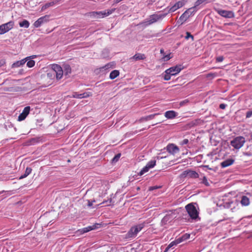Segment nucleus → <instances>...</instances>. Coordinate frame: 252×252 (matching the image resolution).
I'll return each instance as SVG.
<instances>
[{
	"label": "nucleus",
	"instance_id": "6",
	"mask_svg": "<svg viewBox=\"0 0 252 252\" xmlns=\"http://www.w3.org/2000/svg\"><path fill=\"white\" fill-rule=\"evenodd\" d=\"M194 7H191L186 10L179 18V20L181 22V24H183L190 16L194 13Z\"/></svg>",
	"mask_w": 252,
	"mask_h": 252
},
{
	"label": "nucleus",
	"instance_id": "34",
	"mask_svg": "<svg viewBox=\"0 0 252 252\" xmlns=\"http://www.w3.org/2000/svg\"><path fill=\"white\" fill-rule=\"evenodd\" d=\"M115 8H113V9H108L106 11H104V15H105V17L106 16H107L110 14H111L114 11H115Z\"/></svg>",
	"mask_w": 252,
	"mask_h": 252
},
{
	"label": "nucleus",
	"instance_id": "49",
	"mask_svg": "<svg viewBox=\"0 0 252 252\" xmlns=\"http://www.w3.org/2000/svg\"><path fill=\"white\" fill-rule=\"evenodd\" d=\"M160 188V186H153V187H151L149 188V190H153L154 189H159Z\"/></svg>",
	"mask_w": 252,
	"mask_h": 252
},
{
	"label": "nucleus",
	"instance_id": "8",
	"mask_svg": "<svg viewBox=\"0 0 252 252\" xmlns=\"http://www.w3.org/2000/svg\"><path fill=\"white\" fill-rule=\"evenodd\" d=\"M182 69L183 68L181 65H177L166 69L164 72L170 74L171 75L173 76L179 73Z\"/></svg>",
	"mask_w": 252,
	"mask_h": 252
},
{
	"label": "nucleus",
	"instance_id": "32",
	"mask_svg": "<svg viewBox=\"0 0 252 252\" xmlns=\"http://www.w3.org/2000/svg\"><path fill=\"white\" fill-rule=\"evenodd\" d=\"M156 164V161L155 160H152L149 161L146 164L150 169L153 168Z\"/></svg>",
	"mask_w": 252,
	"mask_h": 252
},
{
	"label": "nucleus",
	"instance_id": "26",
	"mask_svg": "<svg viewBox=\"0 0 252 252\" xmlns=\"http://www.w3.org/2000/svg\"><path fill=\"white\" fill-rule=\"evenodd\" d=\"M63 68L64 70V75H67L71 72V68L68 64H64L63 65Z\"/></svg>",
	"mask_w": 252,
	"mask_h": 252
},
{
	"label": "nucleus",
	"instance_id": "21",
	"mask_svg": "<svg viewBox=\"0 0 252 252\" xmlns=\"http://www.w3.org/2000/svg\"><path fill=\"white\" fill-rule=\"evenodd\" d=\"M240 203L243 206H248L250 203V199L247 196L242 195Z\"/></svg>",
	"mask_w": 252,
	"mask_h": 252
},
{
	"label": "nucleus",
	"instance_id": "18",
	"mask_svg": "<svg viewBox=\"0 0 252 252\" xmlns=\"http://www.w3.org/2000/svg\"><path fill=\"white\" fill-rule=\"evenodd\" d=\"M146 58V56L143 54L137 53L133 57L130 58L131 61H139L143 60Z\"/></svg>",
	"mask_w": 252,
	"mask_h": 252
},
{
	"label": "nucleus",
	"instance_id": "17",
	"mask_svg": "<svg viewBox=\"0 0 252 252\" xmlns=\"http://www.w3.org/2000/svg\"><path fill=\"white\" fill-rule=\"evenodd\" d=\"M165 117L168 119H172L177 116V113L173 110L167 111L164 113Z\"/></svg>",
	"mask_w": 252,
	"mask_h": 252
},
{
	"label": "nucleus",
	"instance_id": "45",
	"mask_svg": "<svg viewBox=\"0 0 252 252\" xmlns=\"http://www.w3.org/2000/svg\"><path fill=\"white\" fill-rule=\"evenodd\" d=\"M184 241L182 237L179 238L178 239L175 240L174 241L176 243V245L180 243L181 242H183Z\"/></svg>",
	"mask_w": 252,
	"mask_h": 252
},
{
	"label": "nucleus",
	"instance_id": "62",
	"mask_svg": "<svg viewBox=\"0 0 252 252\" xmlns=\"http://www.w3.org/2000/svg\"><path fill=\"white\" fill-rule=\"evenodd\" d=\"M157 124V123L155 124H153V125H152V126H155V125H156Z\"/></svg>",
	"mask_w": 252,
	"mask_h": 252
},
{
	"label": "nucleus",
	"instance_id": "25",
	"mask_svg": "<svg viewBox=\"0 0 252 252\" xmlns=\"http://www.w3.org/2000/svg\"><path fill=\"white\" fill-rule=\"evenodd\" d=\"M57 2V1H52L50 2L46 3L44 5H42L41 7V10L42 11H44L46 9L48 8L49 7L53 6L55 5Z\"/></svg>",
	"mask_w": 252,
	"mask_h": 252
},
{
	"label": "nucleus",
	"instance_id": "58",
	"mask_svg": "<svg viewBox=\"0 0 252 252\" xmlns=\"http://www.w3.org/2000/svg\"><path fill=\"white\" fill-rule=\"evenodd\" d=\"M203 167H205V168H208V169H209L210 170L212 169V168H210L208 165H204Z\"/></svg>",
	"mask_w": 252,
	"mask_h": 252
},
{
	"label": "nucleus",
	"instance_id": "24",
	"mask_svg": "<svg viewBox=\"0 0 252 252\" xmlns=\"http://www.w3.org/2000/svg\"><path fill=\"white\" fill-rule=\"evenodd\" d=\"M26 62V60L25 59L21 60V61H17L16 62L13 63L12 65V68H14V67H20V66L24 64Z\"/></svg>",
	"mask_w": 252,
	"mask_h": 252
},
{
	"label": "nucleus",
	"instance_id": "35",
	"mask_svg": "<svg viewBox=\"0 0 252 252\" xmlns=\"http://www.w3.org/2000/svg\"><path fill=\"white\" fill-rule=\"evenodd\" d=\"M207 1L208 0H197L195 3V6L194 7L195 8L204 2H207Z\"/></svg>",
	"mask_w": 252,
	"mask_h": 252
},
{
	"label": "nucleus",
	"instance_id": "60",
	"mask_svg": "<svg viewBox=\"0 0 252 252\" xmlns=\"http://www.w3.org/2000/svg\"><path fill=\"white\" fill-rule=\"evenodd\" d=\"M109 65H110L109 64H107L105 65L104 67L106 68H108L109 67Z\"/></svg>",
	"mask_w": 252,
	"mask_h": 252
},
{
	"label": "nucleus",
	"instance_id": "59",
	"mask_svg": "<svg viewBox=\"0 0 252 252\" xmlns=\"http://www.w3.org/2000/svg\"><path fill=\"white\" fill-rule=\"evenodd\" d=\"M160 52L161 54H163L164 53V50L163 49H160Z\"/></svg>",
	"mask_w": 252,
	"mask_h": 252
},
{
	"label": "nucleus",
	"instance_id": "33",
	"mask_svg": "<svg viewBox=\"0 0 252 252\" xmlns=\"http://www.w3.org/2000/svg\"><path fill=\"white\" fill-rule=\"evenodd\" d=\"M27 61L28 62L27 63V65L28 67L31 68V67H33L34 65L35 62L33 60L30 59V60H28Z\"/></svg>",
	"mask_w": 252,
	"mask_h": 252
},
{
	"label": "nucleus",
	"instance_id": "22",
	"mask_svg": "<svg viewBox=\"0 0 252 252\" xmlns=\"http://www.w3.org/2000/svg\"><path fill=\"white\" fill-rule=\"evenodd\" d=\"M91 14V16H93L95 18H99L101 17H105L104 12V11H99V12H92Z\"/></svg>",
	"mask_w": 252,
	"mask_h": 252
},
{
	"label": "nucleus",
	"instance_id": "16",
	"mask_svg": "<svg viewBox=\"0 0 252 252\" xmlns=\"http://www.w3.org/2000/svg\"><path fill=\"white\" fill-rule=\"evenodd\" d=\"M100 225L98 223H95L92 226H89L87 227H85L82 228V229H80L78 231L80 232L81 233H85L88 232L92 230H94L98 228V226Z\"/></svg>",
	"mask_w": 252,
	"mask_h": 252
},
{
	"label": "nucleus",
	"instance_id": "53",
	"mask_svg": "<svg viewBox=\"0 0 252 252\" xmlns=\"http://www.w3.org/2000/svg\"><path fill=\"white\" fill-rule=\"evenodd\" d=\"M219 107L221 109H224L225 108V107H226V105L225 104H224V103H221Z\"/></svg>",
	"mask_w": 252,
	"mask_h": 252
},
{
	"label": "nucleus",
	"instance_id": "30",
	"mask_svg": "<svg viewBox=\"0 0 252 252\" xmlns=\"http://www.w3.org/2000/svg\"><path fill=\"white\" fill-rule=\"evenodd\" d=\"M150 168L146 165L145 167H144L140 172L138 173V175L140 176H142L144 173L147 172Z\"/></svg>",
	"mask_w": 252,
	"mask_h": 252
},
{
	"label": "nucleus",
	"instance_id": "54",
	"mask_svg": "<svg viewBox=\"0 0 252 252\" xmlns=\"http://www.w3.org/2000/svg\"><path fill=\"white\" fill-rule=\"evenodd\" d=\"M175 245H177L176 243L175 242V241H172L171 243H170V244L168 245L169 246V248H172V247L175 246Z\"/></svg>",
	"mask_w": 252,
	"mask_h": 252
},
{
	"label": "nucleus",
	"instance_id": "15",
	"mask_svg": "<svg viewBox=\"0 0 252 252\" xmlns=\"http://www.w3.org/2000/svg\"><path fill=\"white\" fill-rule=\"evenodd\" d=\"M91 95L92 94L91 93L85 92L82 94H79L77 92H73L72 94V97L76 98H87Z\"/></svg>",
	"mask_w": 252,
	"mask_h": 252
},
{
	"label": "nucleus",
	"instance_id": "29",
	"mask_svg": "<svg viewBox=\"0 0 252 252\" xmlns=\"http://www.w3.org/2000/svg\"><path fill=\"white\" fill-rule=\"evenodd\" d=\"M19 26L20 27L28 28L30 26V23L28 21L24 20L23 21L19 23Z\"/></svg>",
	"mask_w": 252,
	"mask_h": 252
},
{
	"label": "nucleus",
	"instance_id": "39",
	"mask_svg": "<svg viewBox=\"0 0 252 252\" xmlns=\"http://www.w3.org/2000/svg\"><path fill=\"white\" fill-rule=\"evenodd\" d=\"M171 76H172L171 74L167 73H165V74L164 76V79L166 81L169 80L171 78Z\"/></svg>",
	"mask_w": 252,
	"mask_h": 252
},
{
	"label": "nucleus",
	"instance_id": "57",
	"mask_svg": "<svg viewBox=\"0 0 252 252\" xmlns=\"http://www.w3.org/2000/svg\"><path fill=\"white\" fill-rule=\"evenodd\" d=\"M170 248H169V246H168L166 248V249H165V250H164V252H168V251L169 250V249Z\"/></svg>",
	"mask_w": 252,
	"mask_h": 252
},
{
	"label": "nucleus",
	"instance_id": "56",
	"mask_svg": "<svg viewBox=\"0 0 252 252\" xmlns=\"http://www.w3.org/2000/svg\"><path fill=\"white\" fill-rule=\"evenodd\" d=\"M244 155L247 156H251L252 155L251 153H244Z\"/></svg>",
	"mask_w": 252,
	"mask_h": 252
},
{
	"label": "nucleus",
	"instance_id": "14",
	"mask_svg": "<svg viewBox=\"0 0 252 252\" xmlns=\"http://www.w3.org/2000/svg\"><path fill=\"white\" fill-rule=\"evenodd\" d=\"M49 16L48 15H45L37 19L33 24L35 28L39 27L42 24L47 22L49 20Z\"/></svg>",
	"mask_w": 252,
	"mask_h": 252
},
{
	"label": "nucleus",
	"instance_id": "2",
	"mask_svg": "<svg viewBox=\"0 0 252 252\" xmlns=\"http://www.w3.org/2000/svg\"><path fill=\"white\" fill-rule=\"evenodd\" d=\"M245 142V138L243 136H239L231 140L230 145L235 149H239L244 145Z\"/></svg>",
	"mask_w": 252,
	"mask_h": 252
},
{
	"label": "nucleus",
	"instance_id": "31",
	"mask_svg": "<svg viewBox=\"0 0 252 252\" xmlns=\"http://www.w3.org/2000/svg\"><path fill=\"white\" fill-rule=\"evenodd\" d=\"M198 120H194L190 122L188 124V125L189 127H193L198 124Z\"/></svg>",
	"mask_w": 252,
	"mask_h": 252
},
{
	"label": "nucleus",
	"instance_id": "55",
	"mask_svg": "<svg viewBox=\"0 0 252 252\" xmlns=\"http://www.w3.org/2000/svg\"><path fill=\"white\" fill-rule=\"evenodd\" d=\"M95 202V200H93L92 201H91L90 200H88V206L89 207H91L93 205V203Z\"/></svg>",
	"mask_w": 252,
	"mask_h": 252
},
{
	"label": "nucleus",
	"instance_id": "10",
	"mask_svg": "<svg viewBox=\"0 0 252 252\" xmlns=\"http://www.w3.org/2000/svg\"><path fill=\"white\" fill-rule=\"evenodd\" d=\"M185 4L184 0L177 2L174 5L171 7H167L165 9H168V13H171L175 11L178 9L182 7Z\"/></svg>",
	"mask_w": 252,
	"mask_h": 252
},
{
	"label": "nucleus",
	"instance_id": "9",
	"mask_svg": "<svg viewBox=\"0 0 252 252\" xmlns=\"http://www.w3.org/2000/svg\"><path fill=\"white\" fill-rule=\"evenodd\" d=\"M181 176L182 177H189V178L195 179L199 177V174L195 171L187 170L182 173Z\"/></svg>",
	"mask_w": 252,
	"mask_h": 252
},
{
	"label": "nucleus",
	"instance_id": "52",
	"mask_svg": "<svg viewBox=\"0 0 252 252\" xmlns=\"http://www.w3.org/2000/svg\"><path fill=\"white\" fill-rule=\"evenodd\" d=\"M5 64V61L4 60H0V67L2 66Z\"/></svg>",
	"mask_w": 252,
	"mask_h": 252
},
{
	"label": "nucleus",
	"instance_id": "47",
	"mask_svg": "<svg viewBox=\"0 0 252 252\" xmlns=\"http://www.w3.org/2000/svg\"><path fill=\"white\" fill-rule=\"evenodd\" d=\"M216 76V73H208V74H207L206 77H207V78H214Z\"/></svg>",
	"mask_w": 252,
	"mask_h": 252
},
{
	"label": "nucleus",
	"instance_id": "23",
	"mask_svg": "<svg viewBox=\"0 0 252 252\" xmlns=\"http://www.w3.org/2000/svg\"><path fill=\"white\" fill-rule=\"evenodd\" d=\"M158 113H155L154 114H151L145 117H142L140 119L139 121L140 122H142L144 121H148L149 120H152L154 118L155 116L158 115Z\"/></svg>",
	"mask_w": 252,
	"mask_h": 252
},
{
	"label": "nucleus",
	"instance_id": "7",
	"mask_svg": "<svg viewBox=\"0 0 252 252\" xmlns=\"http://www.w3.org/2000/svg\"><path fill=\"white\" fill-rule=\"evenodd\" d=\"M53 71L56 74V78L57 80H59L62 78L63 71L62 67L58 64H53L52 65Z\"/></svg>",
	"mask_w": 252,
	"mask_h": 252
},
{
	"label": "nucleus",
	"instance_id": "38",
	"mask_svg": "<svg viewBox=\"0 0 252 252\" xmlns=\"http://www.w3.org/2000/svg\"><path fill=\"white\" fill-rule=\"evenodd\" d=\"M120 157H121L120 154H118L115 155V157L113 158L112 161L113 162H117L120 158Z\"/></svg>",
	"mask_w": 252,
	"mask_h": 252
},
{
	"label": "nucleus",
	"instance_id": "51",
	"mask_svg": "<svg viewBox=\"0 0 252 252\" xmlns=\"http://www.w3.org/2000/svg\"><path fill=\"white\" fill-rule=\"evenodd\" d=\"M36 55H32V56H29V57H26L25 58V59L26 60V62H27L28 60H30V59L32 60V59L36 58Z\"/></svg>",
	"mask_w": 252,
	"mask_h": 252
},
{
	"label": "nucleus",
	"instance_id": "46",
	"mask_svg": "<svg viewBox=\"0 0 252 252\" xmlns=\"http://www.w3.org/2000/svg\"><path fill=\"white\" fill-rule=\"evenodd\" d=\"M184 241L182 237L179 238L178 239L175 240L174 241L176 243V245L180 243L181 242H183Z\"/></svg>",
	"mask_w": 252,
	"mask_h": 252
},
{
	"label": "nucleus",
	"instance_id": "19",
	"mask_svg": "<svg viewBox=\"0 0 252 252\" xmlns=\"http://www.w3.org/2000/svg\"><path fill=\"white\" fill-rule=\"evenodd\" d=\"M234 162V160L232 158L227 159L221 162L220 165L222 168H224L232 165Z\"/></svg>",
	"mask_w": 252,
	"mask_h": 252
},
{
	"label": "nucleus",
	"instance_id": "50",
	"mask_svg": "<svg viewBox=\"0 0 252 252\" xmlns=\"http://www.w3.org/2000/svg\"><path fill=\"white\" fill-rule=\"evenodd\" d=\"M216 60L218 62H221L223 60V57L222 56H219L217 58Z\"/></svg>",
	"mask_w": 252,
	"mask_h": 252
},
{
	"label": "nucleus",
	"instance_id": "3",
	"mask_svg": "<svg viewBox=\"0 0 252 252\" xmlns=\"http://www.w3.org/2000/svg\"><path fill=\"white\" fill-rule=\"evenodd\" d=\"M167 13H166L161 14H154L151 15L149 20L145 22V25L146 26H149L158 21L159 20H162L167 15Z\"/></svg>",
	"mask_w": 252,
	"mask_h": 252
},
{
	"label": "nucleus",
	"instance_id": "40",
	"mask_svg": "<svg viewBox=\"0 0 252 252\" xmlns=\"http://www.w3.org/2000/svg\"><path fill=\"white\" fill-rule=\"evenodd\" d=\"M252 116V109L249 110L246 114V118H250Z\"/></svg>",
	"mask_w": 252,
	"mask_h": 252
},
{
	"label": "nucleus",
	"instance_id": "37",
	"mask_svg": "<svg viewBox=\"0 0 252 252\" xmlns=\"http://www.w3.org/2000/svg\"><path fill=\"white\" fill-rule=\"evenodd\" d=\"M186 34L187 35L185 36V39H188L189 38H191L192 41H193V40H194L193 36L192 35H191L190 32H186Z\"/></svg>",
	"mask_w": 252,
	"mask_h": 252
},
{
	"label": "nucleus",
	"instance_id": "4",
	"mask_svg": "<svg viewBox=\"0 0 252 252\" xmlns=\"http://www.w3.org/2000/svg\"><path fill=\"white\" fill-rule=\"evenodd\" d=\"M185 208L191 219L195 220L198 218V212L193 205L189 204L186 205Z\"/></svg>",
	"mask_w": 252,
	"mask_h": 252
},
{
	"label": "nucleus",
	"instance_id": "13",
	"mask_svg": "<svg viewBox=\"0 0 252 252\" xmlns=\"http://www.w3.org/2000/svg\"><path fill=\"white\" fill-rule=\"evenodd\" d=\"M166 148L167 151L172 155H174L179 152V148L174 144H168Z\"/></svg>",
	"mask_w": 252,
	"mask_h": 252
},
{
	"label": "nucleus",
	"instance_id": "1",
	"mask_svg": "<svg viewBox=\"0 0 252 252\" xmlns=\"http://www.w3.org/2000/svg\"><path fill=\"white\" fill-rule=\"evenodd\" d=\"M148 222H143V223L132 226L126 234V238H135L138 232H139L145 226Z\"/></svg>",
	"mask_w": 252,
	"mask_h": 252
},
{
	"label": "nucleus",
	"instance_id": "20",
	"mask_svg": "<svg viewBox=\"0 0 252 252\" xmlns=\"http://www.w3.org/2000/svg\"><path fill=\"white\" fill-rule=\"evenodd\" d=\"M173 216L172 214H167L162 219L161 223L162 225L167 224V222L173 219Z\"/></svg>",
	"mask_w": 252,
	"mask_h": 252
},
{
	"label": "nucleus",
	"instance_id": "36",
	"mask_svg": "<svg viewBox=\"0 0 252 252\" xmlns=\"http://www.w3.org/2000/svg\"><path fill=\"white\" fill-rule=\"evenodd\" d=\"M202 183L207 187H209L210 186V184L208 182L207 179L205 176L203 177Z\"/></svg>",
	"mask_w": 252,
	"mask_h": 252
},
{
	"label": "nucleus",
	"instance_id": "44",
	"mask_svg": "<svg viewBox=\"0 0 252 252\" xmlns=\"http://www.w3.org/2000/svg\"><path fill=\"white\" fill-rule=\"evenodd\" d=\"M189 101L188 99H185L183 101H182L180 102V105L181 106H184V105L187 104L189 102Z\"/></svg>",
	"mask_w": 252,
	"mask_h": 252
},
{
	"label": "nucleus",
	"instance_id": "11",
	"mask_svg": "<svg viewBox=\"0 0 252 252\" xmlns=\"http://www.w3.org/2000/svg\"><path fill=\"white\" fill-rule=\"evenodd\" d=\"M216 11L219 15L225 18H230L234 17V13L232 11H231L217 9L216 10Z\"/></svg>",
	"mask_w": 252,
	"mask_h": 252
},
{
	"label": "nucleus",
	"instance_id": "42",
	"mask_svg": "<svg viewBox=\"0 0 252 252\" xmlns=\"http://www.w3.org/2000/svg\"><path fill=\"white\" fill-rule=\"evenodd\" d=\"M171 59L170 54H168L167 55L164 56L162 59L164 60V61H167Z\"/></svg>",
	"mask_w": 252,
	"mask_h": 252
},
{
	"label": "nucleus",
	"instance_id": "43",
	"mask_svg": "<svg viewBox=\"0 0 252 252\" xmlns=\"http://www.w3.org/2000/svg\"><path fill=\"white\" fill-rule=\"evenodd\" d=\"M189 143V140L188 139H184L183 140L180 142V144L181 145H186Z\"/></svg>",
	"mask_w": 252,
	"mask_h": 252
},
{
	"label": "nucleus",
	"instance_id": "27",
	"mask_svg": "<svg viewBox=\"0 0 252 252\" xmlns=\"http://www.w3.org/2000/svg\"><path fill=\"white\" fill-rule=\"evenodd\" d=\"M32 169L31 167H27L26 171L23 175H22L20 177L19 179H22L27 177L32 172Z\"/></svg>",
	"mask_w": 252,
	"mask_h": 252
},
{
	"label": "nucleus",
	"instance_id": "28",
	"mask_svg": "<svg viewBox=\"0 0 252 252\" xmlns=\"http://www.w3.org/2000/svg\"><path fill=\"white\" fill-rule=\"evenodd\" d=\"M119 75V71L117 70H113L110 74L109 77L111 79L116 78Z\"/></svg>",
	"mask_w": 252,
	"mask_h": 252
},
{
	"label": "nucleus",
	"instance_id": "41",
	"mask_svg": "<svg viewBox=\"0 0 252 252\" xmlns=\"http://www.w3.org/2000/svg\"><path fill=\"white\" fill-rule=\"evenodd\" d=\"M111 201H112V199L110 198L108 200H105V201H103L101 203V204H106V206H109L110 205V204L111 203Z\"/></svg>",
	"mask_w": 252,
	"mask_h": 252
},
{
	"label": "nucleus",
	"instance_id": "61",
	"mask_svg": "<svg viewBox=\"0 0 252 252\" xmlns=\"http://www.w3.org/2000/svg\"><path fill=\"white\" fill-rule=\"evenodd\" d=\"M232 202H230V207L231 206V204H232Z\"/></svg>",
	"mask_w": 252,
	"mask_h": 252
},
{
	"label": "nucleus",
	"instance_id": "48",
	"mask_svg": "<svg viewBox=\"0 0 252 252\" xmlns=\"http://www.w3.org/2000/svg\"><path fill=\"white\" fill-rule=\"evenodd\" d=\"M189 236H190L189 234L186 233L184 235H183L182 236V238L183 239V240L184 241V240H187L188 239H189Z\"/></svg>",
	"mask_w": 252,
	"mask_h": 252
},
{
	"label": "nucleus",
	"instance_id": "12",
	"mask_svg": "<svg viewBox=\"0 0 252 252\" xmlns=\"http://www.w3.org/2000/svg\"><path fill=\"white\" fill-rule=\"evenodd\" d=\"M30 106H26L24 108L23 112L18 116V120L19 121H22L24 120L27 116L29 115L30 111Z\"/></svg>",
	"mask_w": 252,
	"mask_h": 252
},
{
	"label": "nucleus",
	"instance_id": "5",
	"mask_svg": "<svg viewBox=\"0 0 252 252\" xmlns=\"http://www.w3.org/2000/svg\"><path fill=\"white\" fill-rule=\"evenodd\" d=\"M14 25V23L12 21L0 25V34H3L9 31L13 28Z\"/></svg>",
	"mask_w": 252,
	"mask_h": 252
}]
</instances>
